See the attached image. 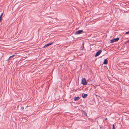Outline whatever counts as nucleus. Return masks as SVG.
<instances>
[{
  "mask_svg": "<svg viewBox=\"0 0 129 129\" xmlns=\"http://www.w3.org/2000/svg\"><path fill=\"white\" fill-rule=\"evenodd\" d=\"M82 84L84 85H85L87 84V83L86 82V79L85 78H83L82 79L81 82Z\"/></svg>",
  "mask_w": 129,
  "mask_h": 129,
  "instance_id": "1",
  "label": "nucleus"
},
{
  "mask_svg": "<svg viewBox=\"0 0 129 129\" xmlns=\"http://www.w3.org/2000/svg\"><path fill=\"white\" fill-rule=\"evenodd\" d=\"M119 40V38H116L114 39H113L111 40H110L111 43H113L114 42H115L118 41Z\"/></svg>",
  "mask_w": 129,
  "mask_h": 129,
  "instance_id": "2",
  "label": "nucleus"
},
{
  "mask_svg": "<svg viewBox=\"0 0 129 129\" xmlns=\"http://www.w3.org/2000/svg\"><path fill=\"white\" fill-rule=\"evenodd\" d=\"M102 51L101 50H99L98 52H97L96 54H95V55H94V56L95 57H96L97 56H98L102 52Z\"/></svg>",
  "mask_w": 129,
  "mask_h": 129,
  "instance_id": "3",
  "label": "nucleus"
},
{
  "mask_svg": "<svg viewBox=\"0 0 129 129\" xmlns=\"http://www.w3.org/2000/svg\"><path fill=\"white\" fill-rule=\"evenodd\" d=\"M83 31V30H80L77 31H76V32L75 33V34H81L82 32Z\"/></svg>",
  "mask_w": 129,
  "mask_h": 129,
  "instance_id": "4",
  "label": "nucleus"
},
{
  "mask_svg": "<svg viewBox=\"0 0 129 129\" xmlns=\"http://www.w3.org/2000/svg\"><path fill=\"white\" fill-rule=\"evenodd\" d=\"M53 43V42L49 43L47 44L46 45H45L44 46V48H46V47H47V46H49V45H51Z\"/></svg>",
  "mask_w": 129,
  "mask_h": 129,
  "instance_id": "5",
  "label": "nucleus"
},
{
  "mask_svg": "<svg viewBox=\"0 0 129 129\" xmlns=\"http://www.w3.org/2000/svg\"><path fill=\"white\" fill-rule=\"evenodd\" d=\"M87 95H88L87 94L83 93L82 94V96L83 98H85L86 97Z\"/></svg>",
  "mask_w": 129,
  "mask_h": 129,
  "instance_id": "6",
  "label": "nucleus"
},
{
  "mask_svg": "<svg viewBox=\"0 0 129 129\" xmlns=\"http://www.w3.org/2000/svg\"><path fill=\"white\" fill-rule=\"evenodd\" d=\"M80 99V98L79 97H75L74 98V100L75 101H77L78 100Z\"/></svg>",
  "mask_w": 129,
  "mask_h": 129,
  "instance_id": "7",
  "label": "nucleus"
},
{
  "mask_svg": "<svg viewBox=\"0 0 129 129\" xmlns=\"http://www.w3.org/2000/svg\"><path fill=\"white\" fill-rule=\"evenodd\" d=\"M103 63L104 64H107L108 63L107 60V59H104Z\"/></svg>",
  "mask_w": 129,
  "mask_h": 129,
  "instance_id": "8",
  "label": "nucleus"
},
{
  "mask_svg": "<svg viewBox=\"0 0 129 129\" xmlns=\"http://www.w3.org/2000/svg\"><path fill=\"white\" fill-rule=\"evenodd\" d=\"M15 56V55H14L12 56H10L9 58L8 59V60H10L14 56Z\"/></svg>",
  "mask_w": 129,
  "mask_h": 129,
  "instance_id": "9",
  "label": "nucleus"
},
{
  "mask_svg": "<svg viewBox=\"0 0 129 129\" xmlns=\"http://www.w3.org/2000/svg\"><path fill=\"white\" fill-rule=\"evenodd\" d=\"M84 43H83L82 44V46L81 47V50H83V48H84Z\"/></svg>",
  "mask_w": 129,
  "mask_h": 129,
  "instance_id": "10",
  "label": "nucleus"
},
{
  "mask_svg": "<svg viewBox=\"0 0 129 129\" xmlns=\"http://www.w3.org/2000/svg\"><path fill=\"white\" fill-rule=\"evenodd\" d=\"M83 111L84 112L83 114H84V115H85L86 116L87 115V114H86V113L85 112V111Z\"/></svg>",
  "mask_w": 129,
  "mask_h": 129,
  "instance_id": "11",
  "label": "nucleus"
},
{
  "mask_svg": "<svg viewBox=\"0 0 129 129\" xmlns=\"http://www.w3.org/2000/svg\"><path fill=\"white\" fill-rule=\"evenodd\" d=\"M129 34V31H127L125 33V34Z\"/></svg>",
  "mask_w": 129,
  "mask_h": 129,
  "instance_id": "12",
  "label": "nucleus"
},
{
  "mask_svg": "<svg viewBox=\"0 0 129 129\" xmlns=\"http://www.w3.org/2000/svg\"><path fill=\"white\" fill-rule=\"evenodd\" d=\"M3 13H2V14H1V15L0 16V17H1V18H2V17L3 15Z\"/></svg>",
  "mask_w": 129,
  "mask_h": 129,
  "instance_id": "13",
  "label": "nucleus"
},
{
  "mask_svg": "<svg viewBox=\"0 0 129 129\" xmlns=\"http://www.w3.org/2000/svg\"><path fill=\"white\" fill-rule=\"evenodd\" d=\"M100 129H103V127L101 125H100Z\"/></svg>",
  "mask_w": 129,
  "mask_h": 129,
  "instance_id": "14",
  "label": "nucleus"
},
{
  "mask_svg": "<svg viewBox=\"0 0 129 129\" xmlns=\"http://www.w3.org/2000/svg\"><path fill=\"white\" fill-rule=\"evenodd\" d=\"M96 95V96H98V97H100V98L101 99H102V98L101 97H100L99 96V95Z\"/></svg>",
  "mask_w": 129,
  "mask_h": 129,
  "instance_id": "15",
  "label": "nucleus"
},
{
  "mask_svg": "<svg viewBox=\"0 0 129 129\" xmlns=\"http://www.w3.org/2000/svg\"><path fill=\"white\" fill-rule=\"evenodd\" d=\"M113 129H115L114 126V125H113Z\"/></svg>",
  "mask_w": 129,
  "mask_h": 129,
  "instance_id": "16",
  "label": "nucleus"
},
{
  "mask_svg": "<svg viewBox=\"0 0 129 129\" xmlns=\"http://www.w3.org/2000/svg\"><path fill=\"white\" fill-rule=\"evenodd\" d=\"M107 118H105V120H107Z\"/></svg>",
  "mask_w": 129,
  "mask_h": 129,
  "instance_id": "17",
  "label": "nucleus"
},
{
  "mask_svg": "<svg viewBox=\"0 0 129 129\" xmlns=\"http://www.w3.org/2000/svg\"><path fill=\"white\" fill-rule=\"evenodd\" d=\"M129 42V40L127 42H125V43H127Z\"/></svg>",
  "mask_w": 129,
  "mask_h": 129,
  "instance_id": "18",
  "label": "nucleus"
}]
</instances>
